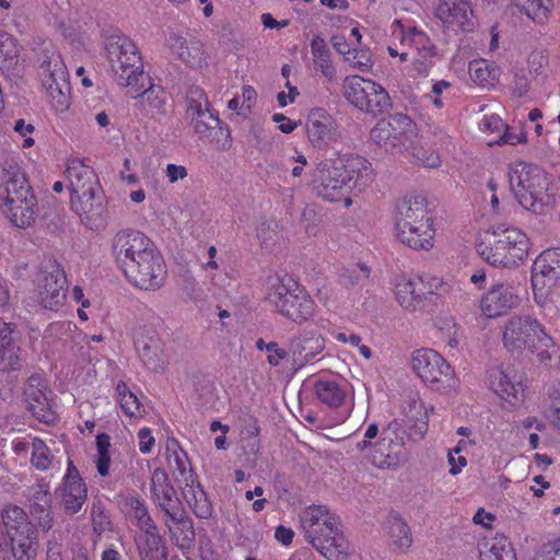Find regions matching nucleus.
I'll return each instance as SVG.
<instances>
[{"mask_svg":"<svg viewBox=\"0 0 560 560\" xmlns=\"http://www.w3.org/2000/svg\"><path fill=\"white\" fill-rule=\"evenodd\" d=\"M374 179L371 163L355 156L347 162L341 158L324 159L316 163L313 184L316 195L323 199L339 200L352 189L364 190Z\"/></svg>","mask_w":560,"mask_h":560,"instance_id":"f03ea898","label":"nucleus"},{"mask_svg":"<svg viewBox=\"0 0 560 560\" xmlns=\"http://www.w3.org/2000/svg\"><path fill=\"white\" fill-rule=\"evenodd\" d=\"M0 522L15 544V560H35L37 557V528L19 505L7 504L0 512Z\"/></svg>","mask_w":560,"mask_h":560,"instance_id":"1a4fd4ad","label":"nucleus"},{"mask_svg":"<svg viewBox=\"0 0 560 560\" xmlns=\"http://www.w3.org/2000/svg\"><path fill=\"white\" fill-rule=\"evenodd\" d=\"M350 55L347 60L354 69L366 72L372 68L373 61L369 52L354 50L352 54L350 52Z\"/></svg>","mask_w":560,"mask_h":560,"instance_id":"0e129e2a","label":"nucleus"},{"mask_svg":"<svg viewBox=\"0 0 560 560\" xmlns=\"http://www.w3.org/2000/svg\"><path fill=\"white\" fill-rule=\"evenodd\" d=\"M406 436L409 441L422 440L428 431V412L421 401L411 398L404 408Z\"/></svg>","mask_w":560,"mask_h":560,"instance_id":"2f4dec72","label":"nucleus"},{"mask_svg":"<svg viewBox=\"0 0 560 560\" xmlns=\"http://www.w3.org/2000/svg\"><path fill=\"white\" fill-rule=\"evenodd\" d=\"M479 128L488 136L495 137L497 140H509L514 137L510 132V127L495 114L486 115L480 120Z\"/></svg>","mask_w":560,"mask_h":560,"instance_id":"49530a36","label":"nucleus"},{"mask_svg":"<svg viewBox=\"0 0 560 560\" xmlns=\"http://www.w3.org/2000/svg\"><path fill=\"white\" fill-rule=\"evenodd\" d=\"M189 488L190 490L182 488V493L191 508L194 514L199 518H210L213 513V508L206 491L198 481L196 488L195 485Z\"/></svg>","mask_w":560,"mask_h":560,"instance_id":"58836bf2","label":"nucleus"},{"mask_svg":"<svg viewBox=\"0 0 560 560\" xmlns=\"http://www.w3.org/2000/svg\"><path fill=\"white\" fill-rule=\"evenodd\" d=\"M32 447V464L37 469H47L51 464L52 455L46 443L43 440L36 438L33 440Z\"/></svg>","mask_w":560,"mask_h":560,"instance_id":"864d4df0","label":"nucleus"},{"mask_svg":"<svg viewBox=\"0 0 560 560\" xmlns=\"http://www.w3.org/2000/svg\"><path fill=\"white\" fill-rule=\"evenodd\" d=\"M535 560H560V540H553L541 545Z\"/></svg>","mask_w":560,"mask_h":560,"instance_id":"e2e57ef3","label":"nucleus"},{"mask_svg":"<svg viewBox=\"0 0 560 560\" xmlns=\"http://www.w3.org/2000/svg\"><path fill=\"white\" fill-rule=\"evenodd\" d=\"M314 390L320 402L330 408H338L342 405L346 393L335 381L319 380L315 383Z\"/></svg>","mask_w":560,"mask_h":560,"instance_id":"ea45409f","label":"nucleus"},{"mask_svg":"<svg viewBox=\"0 0 560 560\" xmlns=\"http://www.w3.org/2000/svg\"><path fill=\"white\" fill-rule=\"evenodd\" d=\"M509 183L520 205L535 214L548 213L555 197L548 192L550 180L547 173L534 164L523 161L509 167Z\"/></svg>","mask_w":560,"mask_h":560,"instance_id":"423d86ee","label":"nucleus"},{"mask_svg":"<svg viewBox=\"0 0 560 560\" xmlns=\"http://www.w3.org/2000/svg\"><path fill=\"white\" fill-rule=\"evenodd\" d=\"M142 116L160 120L167 114V96L163 86L150 84L141 93L133 96Z\"/></svg>","mask_w":560,"mask_h":560,"instance_id":"c756f323","label":"nucleus"},{"mask_svg":"<svg viewBox=\"0 0 560 560\" xmlns=\"http://www.w3.org/2000/svg\"><path fill=\"white\" fill-rule=\"evenodd\" d=\"M171 450H173L177 471L175 480L180 485L184 483L183 488L192 487L197 482V477L188 463L186 453L178 446V442L174 439L167 443V451Z\"/></svg>","mask_w":560,"mask_h":560,"instance_id":"4c0bfd02","label":"nucleus"},{"mask_svg":"<svg viewBox=\"0 0 560 560\" xmlns=\"http://www.w3.org/2000/svg\"><path fill=\"white\" fill-rule=\"evenodd\" d=\"M435 15L447 28L469 32L475 26L468 0H440Z\"/></svg>","mask_w":560,"mask_h":560,"instance_id":"5701e85b","label":"nucleus"},{"mask_svg":"<svg viewBox=\"0 0 560 560\" xmlns=\"http://www.w3.org/2000/svg\"><path fill=\"white\" fill-rule=\"evenodd\" d=\"M51 494L47 485H38L31 498L30 513L38 522L39 527L48 532L54 524L51 512Z\"/></svg>","mask_w":560,"mask_h":560,"instance_id":"f704fd0d","label":"nucleus"},{"mask_svg":"<svg viewBox=\"0 0 560 560\" xmlns=\"http://www.w3.org/2000/svg\"><path fill=\"white\" fill-rule=\"evenodd\" d=\"M291 361L294 370H300L312 361L325 348L323 337L304 332L289 339Z\"/></svg>","mask_w":560,"mask_h":560,"instance_id":"bb28decb","label":"nucleus"},{"mask_svg":"<svg viewBox=\"0 0 560 560\" xmlns=\"http://www.w3.org/2000/svg\"><path fill=\"white\" fill-rule=\"evenodd\" d=\"M33 191L22 168L14 162L0 165V199L4 202L10 199L19 200Z\"/></svg>","mask_w":560,"mask_h":560,"instance_id":"b1692460","label":"nucleus"},{"mask_svg":"<svg viewBox=\"0 0 560 560\" xmlns=\"http://www.w3.org/2000/svg\"><path fill=\"white\" fill-rule=\"evenodd\" d=\"M524 375L513 366H493L488 370L489 387L502 399L515 406L524 398Z\"/></svg>","mask_w":560,"mask_h":560,"instance_id":"a211bd4d","label":"nucleus"},{"mask_svg":"<svg viewBox=\"0 0 560 560\" xmlns=\"http://www.w3.org/2000/svg\"><path fill=\"white\" fill-rule=\"evenodd\" d=\"M520 299L508 283L494 284L482 298L481 308L487 317H497L517 306Z\"/></svg>","mask_w":560,"mask_h":560,"instance_id":"a878e982","label":"nucleus"},{"mask_svg":"<svg viewBox=\"0 0 560 560\" xmlns=\"http://www.w3.org/2000/svg\"><path fill=\"white\" fill-rule=\"evenodd\" d=\"M128 504L132 509L135 517L138 521V526L141 530L155 529V522L150 516L142 500L132 497L128 500Z\"/></svg>","mask_w":560,"mask_h":560,"instance_id":"6e6d98bb","label":"nucleus"},{"mask_svg":"<svg viewBox=\"0 0 560 560\" xmlns=\"http://www.w3.org/2000/svg\"><path fill=\"white\" fill-rule=\"evenodd\" d=\"M481 560H516L512 544L506 539L494 542L486 552H480Z\"/></svg>","mask_w":560,"mask_h":560,"instance_id":"3c124183","label":"nucleus"},{"mask_svg":"<svg viewBox=\"0 0 560 560\" xmlns=\"http://www.w3.org/2000/svg\"><path fill=\"white\" fill-rule=\"evenodd\" d=\"M370 276V268L364 264H358L351 268L345 269L339 277L340 283L346 287H353Z\"/></svg>","mask_w":560,"mask_h":560,"instance_id":"5fc2aeb1","label":"nucleus"},{"mask_svg":"<svg viewBox=\"0 0 560 560\" xmlns=\"http://www.w3.org/2000/svg\"><path fill=\"white\" fill-rule=\"evenodd\" d=\"M23 343L21 326L0 317V373L12 374L23 370L26 363Z\"/></svg>","mask_w":560,"mask_h":560,"instance_id":"dca6fc26","label":"nucleus"},{"mask_svg":"<svg viewBox=\"0 0 560 560\" xmlns=\"http://www.w3.org/2000/svg\"><path fill=\"white\" fill-rule=\"evenodd\" d=\"M139 438V450L143 454H148L151 452L153 445H154V438L151 434L150 429L143 428L138 433Z\"/></svg>","mask_w":560,"mask_h":560,"instance_id":"338daca9","label":"nucleus"},{"mask_svg":"<svg viewBox=\"0 0 560 560\" xmlns=\"http://www.w3.org/2000/svg\"><path fill=\"white\" fill-rule=\"evenodd\" d=\"M560 280V247L544 250L534 261L532 285H557Z\"/></svg>","mask_w":560,"mask_h":560,"instance_id":"393cba45","label":"nucleus"},{"mask_svg":"<svg viewBox=\"0 0 560 560\" xmlns=\"http://www.w3.org/2000/svg\"><path fill=\"white\" fill-rule=\"evenodd\" d=\"M388 127L389 125L386 119L377 121V124L371 129V140H390Z\"/></svg>","mask_w":560,"mask_h":560,"instance_id":"774afa93","label":"nucleus"},{"mask_svg":"<svg viewBox=\"0 0 560 560\" xmlns=\"http://www.w3.org/2000/svg\"><path fill=\"white\" fill-rule=\"evenodd\" d=\"M556 285H545L544 288L533 285L534 296L537 304L548 313H555L556 305L550 301L549 295Z\"/></svg>","mask_w":560,"mask_h":560,"instance_id":"680f3d73","label":"nucleus"},{"mask_svg":"<svg viewBox=\"0 0 560 560\" xmlns=\"http://www.w3.org/2000/svg\"><path fill=\"white\" fill-rule=\"evenodd\" d=\"M305 129L308 140L339 137L336 120L323 108H313L307 115Z\"/></svg>","mask_w":560,"mask_h":560,"instance_id":"473e14b6","label":"nucleus"},{"mask_svg":"<svg viewBox=\"0 0 560 560\" xmlns=\"http://www.w3.org/2000/svg\"><path fill=\"white\" fill-rule=\"evenodd\" d=\"M151 494L155 506L163 514L164 525L172 537L183 536L182 546H189L196 537L192 520L178 498L171 479L163 468H155L151 476Z\"/></svg>","mask_w":560,"mask_h":560,"instance_id":"39448f33","label":"nucleus"},{"mask_svg":"<svg viewBox=\"0 0 560 560\" xmlns=\"http://www.w3.org/2000/svg\"><path fill=\"white\" fill-rule=\"evenodd\" d=\"M20 47L14 37L0 31V69L11 70L19 63Z\"/></svg>","mask_w":560,"mask_h":560,"instance_id":"37998d69","label":"nucleus"},{"mask_svg":"<svg viewBox=\"0 0 560 560\" xmlns=\"http://www.w3.org/2000/svg\"><path fill=\"white\" fill-rule=\"evenodd\" d=\"M135 347L149 370L159 372L164 369V343L156 334L139 332L135 339Z\"/></svg>","mask_w":560,"mask_h":560,"instance_id":"cd10ccee","label":"nucleus"},{"mask_svg":"<svg viewBox=\"0 0 560 560\" xmlns=\"http://www.w3.org/2000/svg\"><path fill=\"white\" fill-rule=\"evenodd\" d=\"M55 494L68 515L77 514L86 502L88 488L71 460H69L62 483L56 489Z\"/></svg>","mask_w":560,"mask_h":560,"instance_id":"aec40b11","label":"nucleus"},{"mask_svg":"<svg viewBox=\"0 0 560 560\" xmlns=\"http://www.w3.org/2000/svg\"><path fill=\"white\" fill-rule=\"evenodd\" d=\"M67 279L59 266L48 272L40 281V301L45 308L56 310L66 300Z\"/></svg>","mask_w":560,"mask_h":560,"instance_id":"c85d7f7f","label":"nucleus"},{"mask_svg":"<svg viewBox=\"0 0 560 560\" xmlns=\"http://www.w3.org/2000/svg\"><path fill=\"white\" fill-rule=\"evenodd\" d=\"M267 362L271 366H278L282 360L291 358L290 343L288 342L287 348L279 347L278 342L270 341L267 347Z\"/></svg>","mask_w":560,"mask_h":560,"instance_id":"bf43d9fd","label":"nucleus"},{"mask_svg":"<svg viewBox=\"0 0 560 560\" xmlns=\"http://www.w3.org/2000/svg\"><path fill=\"white\" fill-rule=\"evenodd\" d=\"M469 75L470 79L479 84H490L497 77L495 68L483 59L472 60L469 63Z\"/></svg>","mask_w":560,"mask_h":560,"instance_id":"09e8293b","label":"nucleus"},{"mask_svg":"<svg viewBox=\"0 0 560 560\" xmlns=\"http://www.w3.org/2000/svg\"><path fill=\"white\" fill-rule=\"evenodd\" d=\"M385 529L390 538L392 545L395 546L399 551L406 552L412 545V535L408 524L401 518V516L392 512L386 522Z\"/></svg>","mask_w":560,"mask_h":560,"instance_id":"e433bc0d","label":"nucleus"},{"mask_svg":"<svg viewBox=\"0 0 560 560\" xmlns=\"http://www.w3.org/2000/svg\"><path fill=\"white\" fill-rule=\"evenodd\" d=\"M338 518L324 505L307 508L301 515L306 540L328 560H347L348 541Z\"/></svg>","mask_w":560,"mask_h":560,"instance_id":"20e7f679","label":"nucleus"},{"mask_svg":"<svg viewBox=\"0 0 560 560\" xmlns=\"http://www.w3.org/2000/svg\"><path fill=\"white\" fill-rule=\"evenodd\" d=\"M119 405L129 417L141 415V404L138 397L129 389L124 382H119L116 387Z\"/></svg>","mask_w":560,"mask_h":560,"instance_id":"8fccbe9b","label":"nucleus"},{"mask_svg":"<svg viewBox=\"0 0 560 560\" xmlns=\"http://www.w3.org/2000/svg\"><path fill=\"white\" fill-rule=\"evenodd\" d=\"M515 5L518 7L528 18L542 23L547 20L552 0H513Z\"/></svg>","mask_w":560,"mask_h":560,"instance_id":"c03bdc74","label":"nucleus"},{"mask_svg":"<svg viewBox=\"0 0 560 560\" xmlns=\"http://www.w3.org/2000/svg\"><path fill=\"white\" fill-rule=\"evenodd\" d=\"M372 80H365L360 75H348L343 82V94L346 98L357 108L365 104L364 98L369 94V83Z\"/></svg>","mask_w":560,"mask_h":560,"instance_id":"79ce46f5","label":"nucleus"},{"mask_svg":"<svg viewBox=\"0 0 560 560\" xmlns=\"http://www.w3.org/2000/svg\"><path fill=\"white\" fill-rule=\"evenodd\" d=\"M442 281L438 278L422 277L402 280L396 285V299L401 307L409 312H416L425 307V302L439 295Z\"/></svg>","mask_w":560,"mask_h":560,"instance_id":"f3484780","label":"nucleus"},{"mask_svg":"<svg viewBox=\"0 0 560 560\" xmlns=\"http://www.w3.org/2000/svg\"><path fill=\"white\" fill-rule=\"evenodd\" d=\"M412 369L427 386L444 393L455 388L457 378L448 362L432 349H419L412 354Z\"/></svg>","mask_w":560,"mask_h":560,"instance_id":"f8f14e48","label":"nucleus"},{"mask_svg":"<svg viewBox=\"0 0 560 560\" xmlns=\"http://www.w3.org/2000/svg\"><path fill=\"white\" fill-rule=\"evenodd\" d=\"M46 384L40 374H32L25 382L23 396L27 410L43 423H52L56 415L45 394Z\"/></svg>","mask_w":560,"mask_h":560,"instance_id":"412c9836","label":"nucleus"},{"mask_svg":"<svg viewBox=\"0 0 560 560\" xmlns=\"http://www.w3.org/2000/svg\"><path fill=\"white\" fill-rule=\"evenodd\" d=\"M39 77L51 107L63 113L70 106V83L67 67L57 51L46 54L40 62Z\"/></svg>","mask_w":560,"mask_h":560,"instance_id":"ddd939ff","label":"nucleus"},{"mask_svg":"<svg viewBox=\"0 0 560 560\" xmlns=\"http://www.w3.org/2000/svg\"><path fill=\"white\" fill-rule=\"evenodd\" d=\"M386 121L389 125L390 140L408 139L413 136L415 125L407 115L395 114L389 116Z\"/></svg>","mask_w":560,"mask_h":560,"instance_id":"de8ad7c7","label":"nucleus"},{"mask_svg":"<svg viewBox=\"0 0 560 560\" xmlns=\"http://www.w3.org/2000/svg\"><path fill=\"white\" fill-rule=\"evenodd\" d=\"M315 69L319 70L329 81L336 78V69L330 61V52L313 55Z\"/></svg>","mask_w":560,"mask_h":560,"instance_id":"052dcab7","label":"nucleus"},{"mask_svg":"<svg viewBox=\"0 0 560 560\" xmlns=\"http://www.w3.org/2000/svg\"><path fill=\"white\" fill-rule=\"evenodd\" d=\"M136 544L141 560H167L166 547L158 527L142 530L136 538Z\"/></svg>","mask_w":560,"mask_h":560,"instance_id":"c9c22d12","label":"nucleus"},{"mask_svg":"<svg viewBox=\"0 0 560 560\" xmlns=\"http://www.w3.org/2000/svg\"><path fill=\"white\" fill-rule=\"evenodd\" d=\"M40 215L42 224L50 232L56 233L63 226V215L61 209L57 207H43Z\"/></svg>","mask_w":560,"mask_h":560,"instance_id":"4d7b16f0","label":"nucleus"},{"mask_svg":"<svg viewBox=\"0 0 560 560\" xmlns=\"http://www.w3.org/2000/svg\"><path fill=\"white\" fill-rule=\"evenodd\" d=\"M406 431L397 420H393L382 431L381 440L373 445L370 454L373 465L381 468L397 467L407 459V451L405 447Z\"/></svg>","mask_w":560,"mask_h":560,"instance_id":"2eb2a0df","label":"nucleus"},{"mask_svg":"<svg viewBox=\"0 0 560 560\" xmlns=\"http://www.w3.org/2000/svg\"><path fill=\"white\" fill-rule=\"evenodd\" d=\"M503 345L508 350L527 349L535 352L542 346L552 347L553 339L545 331L542 325L529 315L513 316L505 323Z\"/></svg>","mask_w":560,"mask_h":560,"instance_id":"9b49d317","label":"nucleus"},{"mask_svg":"<svg viewBox=\"0 0 560 560\" xmlns=\"http://www.w3.org/2000/svg\"><path fill=\"white\" fill-rule=\"evenodd\" d=\"M113 255L127 279L143 290L159 289L166 266L154 243L142 232L121 230L113 238Z\"/></svg>","mask_w":560,"mask_h":560,"instance_id":"f257e3e1","label":"nucleus"},{"mask_svg":"<svg viewBox=\"0 0 560 560\" xmlns=\"http://www.w3.org/2000/svg\"><path fill=\"white\" fill-rule=\"evenodd\" d=\"M364 101L365 104L360 109L366 113L381 114L390 107V97L387 91L374 81L369 83V94Z\"/></svg>","mask_w":560,"mask_h":560,"instance_id":"a19ab883","label":"nucleus"},{"mask_svg":"<svg viewBox=\"0 0 560 560\" xmlns=\"http://www.w3.org/2000/svg\"><path fill=\"white\" fill-rule=\"evenodd\" d=\"M529 241L525 233L515 228L498 224L485 232L477 243L478 255L494 267L513 268L528 255Z\"/></svg>","mask_w":560,"mask_h":560,"instance_id":"0eeeda50","label":"nucleus"},{"mask_svg":"<svg viewBox=\"0 0 560 560\" xmlns=\"http://www.w3.org/2000/svg\"><path fill=\"white\" fill-rule=\"evenodd\" d=\"M395 229L397 238L412 249L433 247V220L428 202L421 195L406 196L396 206Z\"/></svg>","mask_w":560,"mask_h":560,"instance_id":"7ed1b4c3","label":"nucleus"},{"mask_svg":"<svg viewBox=\"0 0 560 560\" xmlns=\"http://www.w3.org/2000/svg\"><path fill=\"white\" fill-rule=\"evenodd\" d=\"M66 177L69 183L70 197L88 196L93 191L103 190L94 170L85 165L79 158L68 160Z\"/></svg>","mask_w":560,"mask_h":560,"instance_id":"4be33fe9","label":"nucleus"},{"mask_svg":"<svg viewBox=\"0 0 560 560\" xmlns=\"http://www.w3.org/2000/svg\"><path fill=\"white\" fill-rule=\"evenodd\" d=\"M106 51L119 85L135 92L144 88V81L150 78L143 71L138 47L129 37L122 34L112 35L107 40Z\"/></svg>","mask_w":560,"mask_h":560,"instance_id":"6e6552de","label":"nucleus"},{"mask_svg":"<svg viewBox=\"0 0 560 560\" xmlns=\"http://www.w3.org/2000/svg\"><path fill=\"white\" fill-rule=\"evenodd\" d=\"M436 56L435 46H428L425 49L418 51L415 57V68L419 73H425L434 63Z\"/></svg>","mask_w":560,"mask_h":560,"instance_id":"13d9d810","label":"nucleus"},{"mask_svg":"<svg viewBox=\"0 0 560 560\" xmlns=\"http://www.w3.org/2000/svg\"><path fill=\"white\" fill-rule=\"evenodd\" d=\"M187 110L191 117L194 129L199 137L212 138L213 140L230 138L229 129L221 126L218 115L210 110L209 101L200 89L190 90Z\"/></svg>","mask_w":560,"mask_h":560,"instance_id":"4468645a","label":"nucleus"},{"mask_svg":"<svg viewBox=\"0 0 560 560\" xmlns=\"http://www.w3.org/2000/svg\"><path fill=\"white\" fill-rule=\"evenodd\" d=\"M401 44L415 48L417 52L433 45L427 34L416 27H409L407 31L401 30Z\"/></svg>","mask_w":560,"mask_h":560,"instance_id":"603ef678","label":"nucleus"},{"mask_svg":"<svg viewBox=\"0 0 560 560\" xmlns=\"http://www.w3.org/2000/svg\"><path fill=\"white\" fill-rule=\"evenodd\" d=\"M267 300L281 315L298 324L306 322L314 314L313 300L292 278L275 284Z\"/></svg>","mask_w":560,"mask_h":560,"instance_id":"9d476101","label":"nucleus"},{"mask_svg":"<svg viewBox=\"0 0 560 560\" xmlns=\"http://www.w3.org/2000/svg\"><path fill=\"white\" fill-rule=\"evenodd\" d=\"M88 196L70 197L71 210L90 230H100L107 221L106 197L103 190L86 194Z\"/></svg>","mask_w":560,"mask_h":560,"instance_id":"6ab92c4d","label":"nucleus"},{"mask_svg":"<svg viewBox=\"0 0 560 560\" xmlns=\"http://www.w3.org/2000/svg\"><path fill=\"white\" fill-rule=\"evenodd\" d=\"M8 210H5L12 224L20 229H26L35 222L37 213V199L33 191L22 196L19 200L10 199L5 202Z\"/></svg>","mask_w":560,"mask_h":560,"instance_id":"7c9ffc66","label":"nucleus"},{"mask_svg":"<svg viewBox=\"0 0 560 560\" xmlns=\"http://www.w3.org/2000/svg\"><path fill=\"white\" fill-rule=\"evenodd\" d=\"M91 515L93 520V526L96 529L97 527L102 530L105 529L106 525L109 524L108 517L105 514V509L101 504V502L93 503Z\"/></svg>","mask_w":560,"mask_h":560,"instance_id":"69168bd1","label":"nucleus"},{"mask_svg":"<svg viewBox=\"0 0 560 560\" xmlns=\"http://www.w3.org/2000/svg\"><path fill=\"white\" fill-rule=\"evenodd\" d=\"M407 150L419 164L425 167H438L441 164L440 155L430 142H411Z\"/></svg>","mask_w":560,"mask_h":560,"instance_id":"a18cd8bd","label":"nucleus"},{"mask_svg":"<svg viewBox=\"0 0 560 560\" xmlns=\"http://www.w3.org/2000/svg\"><path fill=\"white\" fill-rule=\"evenodd\" d=\"M171 47L178 58L190 67H201L205 63V49L201 40L194 36L174 34L170 38Z\"/></svg>","mask_w":560,"mask_h":560,"instance_id":"72a5a7b5","label":"nucleus"}]
</instances>
